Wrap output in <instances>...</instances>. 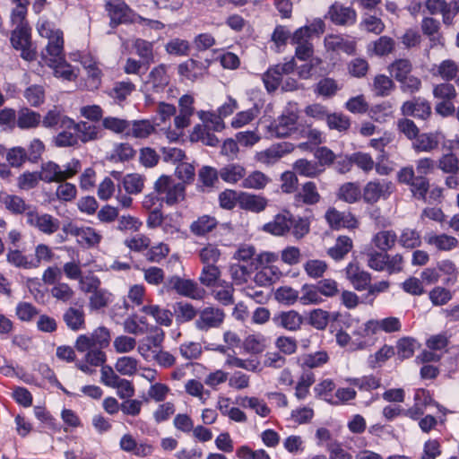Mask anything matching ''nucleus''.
<instances>
[{
  "instance_id": "f257e3e1",
  "label": "nucleus",
  "mask_w": 459,
  "mask_h": 459,
  "mask_svg": "<svg viewBox=\"0 0 459 459\" xmlns=\"http://www.w3.org/2000/svg\"><path fill=\"white\" fill-rule=\"evenodd\" d=\"M38 31L42 38L48 39V44L41 52L42 59L54 69L56 77L74 81L77 75L73 66L65 62L63 31L49 21L39 22Z\"/></svg>"
},
{
  "instance_id": "f03ea898",
  "label": "nucleus",
  "mask_w": 459,
  "mask_h": 459,
  "mask_svg": "<svg viewBox=\"0 0 459 459\" xmlns=\"http://www.w3.org/2000/svg\"><path fill=\"white\" fill-rule=\"evenodd\" d=\"M64 169L54 161H47L41 164L39 171L41 181L45 183L64 182L74 178L82 169V163L78 159H72L64 166Z\"/></svg>"
},
{
  "instance_id": "7ed1b4c3",
  "label": "nucleus",
  "mask_w": 459,
  "mask_h": 459,
  "mask_svg": "<svg viewBox=\"0 0 459 459\" xmlns=\"http://www.w3.org/2000/svg\"><path fill=\"white\" fill-rule=\"evenodd\" d=\"M154 191L168 206H174L186 198V186L169 176L162 175L154 183Z\"/></svg>"
},
{
  "instance_id": "20e7f679",
  "label": "nucleus",
  "mask_w": 459,
  "mask_h": 459,
  "mask_svg": "<svg viewBox=\"0 0 459 459\" xmlns=\"http://www.w3.org/2000/svg\"><path fill=\"white\" fill-rule=\"evenodd\" d=\"M397 180L410 186V191L417 200H425L429 189V180L425 176L415 175L412 166L402 168L397 173Z\"/></svg>"
},
{
  "instance_id": "39448f33",
  "label": "nucleus",
  "mask_w": 459,
  "mask_h": 459,
  "mask_svg": "<svg viewBox=\"0 0 459 459\" xmlns=\"http://www.w3.org/2000/svg\"><path fill=\"white\" fill-rule=\"evenodd\" d=\"M164 289L167 291H175L182 297L196 300L203 299L205 293V290L195 281L178 275L169 277L164 283Z\"/></svg>"
},
{
  "instance_id": "423d86ee",
  "label": "nucleus",
  "mask_w": 459,
  "mask_h": 459,
  "mask_svg": "<svg viewBox=\"0 0 459 459\" xmlns=\"http://www.w3.org/2000/svg\"><path fill=\"white\" fill-rule=\"evenodd\" d=\"M394 186L387 179L375 178L368 181L362 189V200L365 204L374 205L379 200H387L394 193Z\"/></svg>"
},
{
  "instance_id": "0eeeda50",
  "label": "nucleus",
  "mask_w": 459,
  "mask_h": 459,
  "mask_svg": "<svg viewBox=\"0 0 459 459\" xmlns=\"http://www.w3.org/2000/svg\"><path fill=\"white\" fill-rule=\"evenodd\" d=\"M11 44L13 48L21 52V57L26 61L36 60L38 53L31 42V29H13L11 33Z\"/></svg>"
},
{
  "instance_id": "6e6552de",
  "label": "nucleus",
  "mask_w": 459,
  "mask_h": 459,
  "mask_svg": "<svg viewBox=\"0 0 459 459\" xmlns=\"http://www.w3.org/2000/svg\"><path fill=\"white\" fill-rule=\"evenodd\" d=\"M109 342V330L104 326H100L95 329L90 335H79L75 342V348L78 351L84 352L91 348H106L108 346Z\"/></svg>"
},
{
  "instance_id": "1a4fd4ad",
  "label": "nucleus",
  "mask_w": 459,
  "mask_h": 459,
  "mask_svg": "<svg viewBox=\"0 0 459 459\" xmlns=\"http://www.w3.org/2000/svg\"><path fill=\"white\" fill-rule=\"evenodd\" d=\"M26 222L46 235H52L60 229V221L57 218L48 213H39L36 208L27 212Z\"/></svg>"
},
{
  "instance_id": "9d476101",
  "label": "nucleus",
  "mask_w": 459,
  "mask_h": 459,
  "mask_svg": "<svg viewBox=\"0 0 459 459\" xmlns=\"http://www.w3.org/2000/svg\"><path fill=\"white\" fill-rule=\"evenodd\" d=\"M225 319L224 311L216 307H206L203 308L195 320V326L201 331H208L212 328L220 327Z\"/></svg>"
},
{
  "instance_id": "9b49d317",
  "label": "nucleus",
  "mask_w": 459,
  "mask_h": 459,
  "mask_svg": "<svg viewBox=\"0 0 459 459\" xmlns=\"http://www.w3.org/2000/svg\"><path fill=\"white\" fill-rule=\"evenodd\" d=\"M298 115L293 112H287L273 120L268 126L271 136L282 138L290 135L296 130Z\"/></svg>"
},
{
  "instance_id": "f8f14e48",
  "label": "nucleus",
  "mask_w": 459,
  "mask_h": 459,
  "mask_svg": "<svg viewBox=\"0 0 459 459\" xmlns=\"http://www.w3.org/2000/svg\"><path fill=\"white\" fill-rule=\"evenodd\" d=\"M325 219L332 230H353L359 227V221L351 212H340L334 207H330L326 211Z\"/></svg>"
},
{
  "instance_id": "ddd939ff",
  "label": "nucleus",
  "mask_w": 459,
  "mask_h": 459,
  "mask_svg": "<svg viewBox=\"0 0 459 459\" xmlns=\"http://www.w3.org/2000/svg\"><path fill=\"white\" fill-rule=\"evenodd\" d=\"M119 447L124 452L142 458L152 455L154 451L153 446L147 440L137 442L134 437L130 433L124 434L121 437Z\"/></svg>"
},
{
  "instance_id": "4468645a",
  "label": "nucleus",
  "mask_w": 459,
  "mask_h": 459,
  "mask_svg": "<svg viewBox=\"0 0 459 459\" xmlns=\"http://www.w3.org/2000/svg\"><path fill=\"white\" fill-rule=\"evenodd\" d=\"M293 150L294 146L292 143L281 142L273 144L269 148L257 152L255 159L260 163L273 165L286 154L290 153Z\"/></svg>"
},
{
  "instance_id": "2eb2a0df",
  "label": "nucleus",
  "mask_w": 459,
  "mask_h": 459,
  "mask_svg": "<svg viewBox=\"0 0 459 459\" xmlns=\"http://www.w3.org/2000/svg\"><path fill=\"white\" fill-rule=\"evenodd\" d=\"M327 14L330 21L338 26H351L357 21L356 10L338 2L329 7Z\"/></svg>"
},
{
  "instance_id": "dca6fc26",
  "label": "nucleus",
  "mask_w": 459,
  "mask_h": 459,
  "mask_svg": "<svg viewBox=\"0 0 459 459\" xmlns=\"http://www.w3.org/2000/svg\"><path fill=\"white\" fill-rule=\"evenodd\" d=\"M105 10L110 18V25L117 27L130 21L132 9L124 0H108L105 4Z\"/></svg>"
},
{
  "instance_id": "f3484780",
  "label": "nucleus",
  "mask_w": 459,
  "mask_h": 459,
  "mask_svg": "<svg viewBox=\"0 0 459 459\" xmlns=\"http://www.w3.org/2000/svg\"><path fill=\"white\" fill-rule=\"evenodd\" d=\"M346 279L358 291L366 290L372 281L371 273L360 268L358 263L351 262L345 268Z\"/></svg>"
},
{
  "instance_id": "a211bd4d",
  "label": "nucleus",
  "mask_w": 459,
  "mask_h": 459,
  "mask_svg": "<svg viewBox=\"0 0 459 459\" xmlns=\"http://www.w3.org/2000/svg\"><path fill=\"white\" fill-rule=\"evenodd\" d=\"M66 123L69 124L68 129H73V131L76 133L78 143L82 142L86 143L102 137L101 130L95 125H91L85 121L76 123L74 119L66 120Z\"/></svg>"
},
{
  "instance_id": "6ab92c4d",
  "label": "nucleus",
  "mask_w": 459,
  "mask_h": 459,
  "mask_svg": "<svg viewBox=\"0 0 459 459\" xmlns=\"http://www.w3.org/2000/svg\"><path fill=\"white\" fill-rule=\"evenodd\" d=\"M321 200L316 183L307 181L301 186V188L294 195L293 205L302 207L303 205H315Z\"/></svg>"
},
{
  "instance_id": "aec40b11",
  "label": "nucleus",
  "mask_w": 459,
  "mask_h": 459,
  "mask_svg": "<svg viewBox=\"0 0 459 459\" xmlns=\"http://www.w3.org/2000/svg\"><path fill=\"white\" fill-rule=\"evenodd\" d=\"M401 111L403 116L426 120L431 115V106L429 101L419 98L403 102Z\"/></svg>"
},
{
  "instance_id": "412c9836",
  "label": "nucleus",
  "mask_w": 459,
  "mask_h": 459,
  "mask_svg": "<svg viewBox=\"0 0 459 459\" xmlns=\"http://www.w3.org/2000/svg\"><path fill=\"white\" fill-rule=\"evenodd\" d=\"M290 229L291 213L289 211L276 214L272 221L263 226L264 232L273 236H284L290 231Z\"/></svg>"
},
{
  "instance_id": "4be33fe9",
  "label": "nucleus",
  "mask_w": 459,
  "mask_h": 459,
  "mask_svg": "<svg viewBox=\"0 0 459 459\" xmlns=\"http://www.w3.org/2000/svg\"><path fill=\"white\" fill-rule=\"evenodd\" d=\"M70 234L77 238V242L84 247H94L98 246L102 236L94 228L71 226Z\"/></svg>"
},
{
  "instance_id": "5701e85b",
  "label": "nucleus",
  "mask_w": 459,
  "mask_h": 459,
  "mask_svg": "<svg viewBox=\"0 0 459 459\" xmlns=\"http://www.w3.org/2000/svg\"><path fill=\"white\" fill-rule=\"evenodd\" d=\"M135 91L136 85L127 78L126 80L115 82L112 87L106 91V93L115 101V103L121 105Z\"/></svg>"
},
{
  "instance_id": "b1692460",
  "label": "nucleus",
  "mask_w": 459,
  "mask_h": 459,
  "mask_svg": "<svg viewBox=\"0 0 459 459\" xmlns=\"http://www.w3.org/2000/svg\"><path fill=\"white\" fill-rule=\"evenodd\" d=\"M211 62H200L193 58L186 60L178 66V73L188 80L195 81L207 73Z\"/></svg>"
},
{
  "instance_id": "393cba45",
  "label": "nucleus",
  "mask_w": 459,
  "mask_h": 459,
  "mask_svg": "<svg viewBox=\"0 0 459 459\" xmlns=\"http://www.w3.org/2000/svg\"><path fill=\"white\" fill-rule=\"evenodd\" d=\"M16 116V127L21 130L35 129L41 123L40 114L28 107L20 108Z\"/></svg>"
},
{
  "instance_id": "a878e982",
  "label": "nucleus",
  "mask_w": 459,
  "mask_h": 459,
  "mask_svg": "<svg viewBox=\"0 0 459 459\" xmlns=\"http://www.w3.org/2000/svg\"><path fill=\"white\" fill-rule=\"evenodd\" d=\"M235 289L231 282L225 280L220 281L214 287H212V296L222 306H230L235 302Z\"/></svg>"
},
{
  "instance_id": "bb28decb",
  "label": "nucleus",
  "mask_w": 459,
  "mask_h": 459,
  "mask_svg": "<svg viewBox=\"0 0 459 459\" xmlns=\"http://www.w3.org/2000/svg\"><path fill=\"white\" fill-rule=\"evenodd\" d=\"M63 320L67 328L74 332L85 329V313L82 306L68 307L63 314Z\"/></svg>"
},
{
  "instance_id": "cd10ccee",
  "label": "nucleus",
  "mask_w": 459,
  "mask_h": 459,
  "mask_svg": "<svg viewBox=\"0 0 459 459\" xmlns=\"http://www.w3.org/2000/svg\"><path fill=\"white\" fill-rule=\"evenodd\" d=\"M369 88L375 96L384 98L391 95L396 86L391 75L387 76L379 74L374 76L372 82L369 84Z\"/></svg>"
},
{
  "instance_id": "c85d7f7f",
  "label": "nucleus",
  "mask_w": 459,
  "mask_h": 459,
  "mask_svg": "<svg viewBox=\"0 0 459 459\" xmlns=\"http://www.w3.org/2000/svg\"><path fill=\"white\" fill-rule=\"evenodd\" d=\"M439 145V139L435 133L418 134L413 139L411 146L417 153L431 152Z\"/></svg>"
},
{
  "instance_id": "c756f323",
  "label": "nucleus",
  "mask_w": 459,
  "mask_h": 459,
  "mask_svg": "<svg viewBox=\"0 0 459 459\" xmlns=\"http://www.w3.org/2000/svg\"><path fill=\"white\" fill-rule=\"evenodd\" d=\"M276 325L288 331L295 332L300 329L303 324V317L295 310L281 312L273 317Z\"/></svg>"
},
{
  "instance_id": "7c9ffc66",
  "label": "nucleus",
  "mask_w": 459,
  "mask_h": 459,
  "mask_svg": "<svg viewBox=\"0 0 459 459\" xmlns=\"http://www.w3.org/2000/svg\"><path fill=\"white\" fill-rule=\"evenodd\" d=\"M147 82L152 85L155 92L162 91L169 83L168 66L160 64L153 67L149 73Z\"/></svg>"
},
{
  "instance_id": "2f4dec72",
  "label": "nucleus",
  "mask_w": 459,
  "mask_h": 459,
  "mask_svg": "<svg viewBox=\"0 0 459 459\" xmlns=\"http://www.w3.org/2000/svg\"><path fill=\"white\" fill-rule=\"evenodd\" d=\"M238 202L242 209L253 212H260L264 211L268 204L265 197L248 193H241L238 196Z\"/></svg>"
},
{
  "instance_id": "473e14b6",
  "label": "nucleus",
  "mask_w": 459,
  "mask_h": 459,
  "mask_svg": "<svg viewBox=\"0 0 459 459\" xmlns=\"http://www.w3.org/2000/svg\"><path fill=\"white\" fill-rule=\"evenodd\" d=\"M325 47L328 51H342L353 55L356 51V42L348 40L339 35H328L325 38Z\"/></svg>"
},
{
  "instance_id": "72a5a7b5",
  "label": "nucleus",
  "mask_w": 459,
  "mask_h": 459,
  "mask_svg": "<svg viewBox=\"0 0 459 459\" xmlns=\"http://www.w3.org/2000/svg\"><path fill=\"white\" fill-rule=\"evenodd\" d=\"M329 355L325 351L303 354L299 358V364L302 369H314L322 368L329 361Z\"/></svg>"
},
{
  "instance_id": "f704fd0d",
  "label": "nucleus",
  "mask_w": 459,
  "mask_h": 459,
  "mask_svg": "<svg viewBox=\"0 0 459 459\" xmlns=\"http://www.w3.org/2000/svg\"><path fill=\"white\" fill-rule=\"evenodd\" d=\"M218 226L215 217L202 215L194 221L190 225V231L196 237H204Z\"/></svg>"
},
{
  "instance_id": "c9c22d12",
  "label": "nucleus",
  "mask_w": 459,
  "mask_h": 459,
  "mask_svg": "<svg viewBox=\"0 0 459 459\" xmlns=\"http://www.w3.org/2000/svg\"><path fill=\"white\" fill-rule=\"evenodd\" d=\"M398 235L393 230H383L377 232L372 238V243L380 251L388 252L397 242Z\"/></svg>"
},
{
  "instance_id": "e433bc0d",
  "label": "nucleus",
  "mask_w": 459,
  "mask_h": 459,
  "mask_svg": "<svg viewBox=\"0 0 459 459\" xmlns=\"http://www.w3.org/2000/svg\"><path fill=\"white\" fill-rule=\"evenodd\" d=\"M1 203L7 211L14 215L26 214L28 211H32L30 205L27 204L22 197L16 195L4 194L1 197Z\"/></svg>"
},
{
  "instance_id": "4c0bfd02",
  "label": "nucleus",
  "mask_w": 459,
  "mask_h": 459,
  "mask_svg": "<svg viewBox=\"0 0 459 459\" xmlns=\"http://www.w3.org/2000/svg\"><path fill=\"white\" fill-rule=\"evenodd\" d=\"M425 240L428 245L435 247L438 251H451L459 244L456 238L445 233L429 235Z\"/></svg>"
},
{
  "instance_id": "58836bf2",
  "label": "nucleus",
  "mask_w": 459,
  "mask_h": 459,
  "mask_svg": "<svg viewBox=\"0 0 459 459\" xmlns=\"http://www.w3.org/2000/svg\"><path fill=\"white\" fill-rule=\"evenodd\" d=\"M155 131V126L150 120H134L130 122V126L126 134L137 139H145L152 135Z\"/></svg>"
},
{
  "instance_id": "ea45409f",
  "label": "nucleus",
  "mask_w": 459,
  "mask_h": 459,
  "mask_svg": "<svg viewBox=\"0 0 459 459\" xmlns=\"http://www.w3.org/2000/svg\"><path fill=\"white\" fill-rule=\"evenodd\" d=\"M141 311L154 318L160 325L169 326L172 324V313L159 305L148 304L142 307Z\"/></svg>"
},
{
  "instance_id": "a19ab883",
  "label": "nucleus",
  "mask_w": 459,
  "mask_h": 459,
  "mask_svg": "<svg viewBox=\"0 0 459 459\" xmlns=\"http://www.w3.org/2000/svg\"><path fill=\"white\" fill-rule=\"evenodd\" d=\"M398 244L405 249H414L421 246V235L416 229L403 228L397 239Z\"/></svg>"
},
{
  "instance_id": "79ce46f5",
  "label": "nucleus",
  "mask_w": 459,
  "mask_h": 459,
  "mask_svg": "<svg viewBox=\"0 0 459 459\" xmlns=\"http://www.w3.org/2000/svg\"><path fill=\"white\" fill-rule=\"evenodd\" d=\"M225 366L230 368H242L250 372L260 370V361L255 358L241 359L235 355L229 354L225 360Z\"/></svg>"
},
{
  "instance_id": "37998d69",
  "label": "nucleus",
  "mask_w": 459,
  "mask_h": 459,
  "mask_svg": "<svg viewBox=\"0 0 459 459\" xmlns=\"http://www.w3.org/2000/svg\"><path fill=\"white\" fill-rule=\"evenodd\" d=\"M352 239L348 236H340L333 247L327 250V254L333 260L339 261L345 257V255L352 249Z\"/></svg>"
},
{
  "instance_id": "c03bdc74",
  "label": "nucleus",
  "mask_w": 459,
  "mask_h": 459,
  "mask_svg": "<svg viewBox=\"0 0 459 459\" xmlns=\"http://www.w3.org/2000/svg\"><path fill=\"white\" fill-rule=\"evenodd\" d=\"M387 70L391 77L399 82L411 73L412 64L407 58H398L388 65Z\"/></svg>"
},
{
  "instance_id": "a18cd8bd",
  "label": "nucleus",
  "mask_w": 459,
  "mask_h": 459,
  "mask_svg": "<svg viewBox=\"0 0 459 459\" xmlns=\"http://www.w3.org/2000/svg\"><path fill=\"white\" fill-rule=\"evenodd\" d=\"M135 54L147 66L154 63L153 43L143 39H136L133 43Z\"/></svg>"
},
{
  "instance_id": "49530a36",
  "label": "nucleus",
  "mask_w": 459,
  "mask_h": 459,
  "mask_svg": "<svg viewBox=\"0 0 459 459\" xmlns=\"http://www.w3.org/2000/svg\"><path fill=\"white\" fill-rule=\"evenodd\" d=\"M221 178L230 184H235L244 179L246 169L239 164H228L219 171Z\"/></svg>"
},
{
  "instance_id": "de8ad7c7",
  "label": "nucleus",
  "mask_w": 459,
  "mask_h": 459,
  "mask_svg": "<svg viewBox=\"0 0 459 459\" xmlns=\"http://www.w3.org/2000/svg\"><path fill=\"white\" fill-rule=\"evenodd\" d=\"M270 182L271 178L267 175L259 170H255L247 177H244V179L241 182V186L243 188L261 190L264 189Z\"/></svg>"
},
{
  "instance_id": "09e8293b",
  "label": "nucleus",
  "mask_w": 459,
  "mask_h": 459,
  "mask_svg": "<svg viewBox=\"0 0 459 459\" xmlns=\"http://www.w3.org/2000/svg\"><path fill=\"white\" fill-rule=\"evenodd\" d=\"M6 261L14 267L22 269H33L31 258L24 255V253L16 248L8 247L6 253Z\"/></svg>"
},
{
  "instance_id": "8fccbe9b",
  "label": "nucleus",
  "mask_w": 459,
  "mask_h": 459,
  "mask_svg": "<svg viewBox=\"0 0 459 459\" xmlns=\"http://www.w3.org/2000/svg\"><path fill=\"white\" fill-rule=\"evenodd\" d=\"M338 197L348 204H355L362 199V190L357 183L347 182L341 186Z\"/></svg>"
},
{
  "instance_id": "3c124183",
  "label": "nucleus",
  "mask_w": 459,
  "mask_h": 459,
  "mask_svg": "<svg viewBox=\"0 0 459 459\" xmlns=\"http://www.w3.org/2000/svg\"><path fill=\"white\" fill-rule=\"evenodd\" d=\"M293 169L298 174L307 178H316L324 171V168H320L317 162L306 159L296 160Z\"/></svg>"
},
{
  "instance_id": "603ef678",
  "label": "nucleus",
  "mask_w": 459,
  "mask_h": 459,
  "mask_svg": "<svg viewBox=\"0 0 459 459\" xmlns=\"http://www.w3.org/2000/svg\"><path fill=\"white\" fill-rule=\"evenodd\" d=\"M340 90L341 86L336 80L325 77L315 85L314 92L325 99H329L333 97Z\"/></svg>"
},
{
  "instance_id": "864d4df0",
  "label": "nucleus",
  "mask_w": 459,
  "mask_h": 459,
  "mask_svg": "<svg viewBox=\"0 0 459 459\" xmlns=\"http://www.w3.org/2000/svg\"><path fill=\"white\" fill-rule=\"evenodd\" d=\"M221 272L217 264L204 265L198 278L201 284L207 288L214 287L220 281Z\"/></svg>"
},
{
  "instance_id": "5fc2aeb1",
  "label": "nucleus",
  "mask_w": 459,
  "mask_h": 459,
  "mask_svg": "<svg viewBox=\"0 0 459 459\" xmlns=\"http://www.w3.org/2000/svg\"><path fill=\"white\" fill-rule=\"evenodd\" d=\"M197 116L210 130L221 132L225 128L223 118L216 111L199 110Z\"/></svg>"
},
{
  "instance_id": "6e6d98bb",
  "label": "nucleus",
  "mask_w": 459,
  "mask_h": 459,
  "mask_svg": "<svg viewBox=\"0 0 459 459\" xmlns=\"http://www.w3.org/2000/svg\"><path fill=\"white\" fill-rule=\"evenodd\" d=\"M66 120H72V118L64 115L56 107H54V108L48 111L41 121L43 126L47 128H52L60 125L62 128L68 129L69 124L66 123Z\"/></svg>"
},
{
  "instance_id": "4d7b16f0",
  "label": "nucleus",
  "mask_w": 459,
  "mask_h": 459,
  "mask_svg": "<svg viewBox=\"0 0 459 459\" xmlns=\"http://www.w3.org/2000/svg\"><path fill=\"white\" fill-rule=\"evenodd\" d=\"M145 178L140 174L126 175L122 179V186L128 195H138L144 188Z\"/></svg>"
},
{
  "instance_id": "13d9d810",
  "label": "nucleus",
  "mask_w": 459,
  "mask_h": 459,
  "mask_svg": "<svg viewBox=\"0 0 459 459\" xmlns=\"http://www.w3.org/2000/svg\"><path fill=\"white\" fill-rule=\"evenodd\" d=\"M437 168L448 175H457L459 173V159L453 153L443 154L437 161Z\"/></svg>"
},
{
  "instance_id": "bf43d9fd",
  "label": "nucleus",
  "mask_w": 459,
  "mask_h": 459,
  "mask_svg": "<svg viewBox=\"0 0 459 459\" xmlns=\"http://www.w3.org/2000/svg\"><path fill=\"white\" fill-rule=\"evenodd\" d=\"M240 405L255 411L257 415L263 418L269 416L271 413V409L267 406L266 403L258 397L245 396L241 398Z\"/></svg>"
},
{
  "instance_id": "052dcab7",
  "label": "nucleus",
  "mask_w": 459,
  "mask_h": 459,
  "mask_svg": "<svg viewBox=\"0 0 459 459\" xmlns=\"http://www.w3.org/2000/svg\"><path fill=\"white\" fill-rule=\"evenodd\" d=\"M221 256V251L216 244L207 243L198 251V257L204 265L216 264Z\"/></svg>"
},
{
  "instance_id": "680f3d73",
  "label": "nucleus",
  "mask_w": 459,
  "mask_h": 459,
  "mask_svg": "<svg viewBox=\"0 0 459 459\" xmlns=\"http://www.w3.org/2000/svg\"><path fill=\"white\" fill-rule=\"evenodd\" d=\"M220 176L216 169L209 166L203 167L198 173V180L201 183L203 191H206L215 186Z\"/></svg>"
},
{
  "instance_id": "e2e57ef3",
  "label": "nucleus",
  "mask_w": 459,
  "mask_h": 459,
  "mask_svg": "<svg viewBox=\"0 0 459 459\" xmlns=\"http://www.w3.org/2000/svg\"><path fill=\"white\" fill-rule=\"evenodd\" d=\"M348 382L360 391L371 392L380 387L381 379L374 375L348 379Z\"/></svg>"
},
{
  "instance_id": "0e129e2a",
  "label": "nucleus",
  "mask_w": 459,
  "mask_h": 459,
  "mask_svg": "<svg viewBox=\"0 0 459 459\" xmlns=\"http://www.w3.org/2000/svg\"><path fill=\"white\" fill-rule=\"evenodd\" d=\"M336 385L332 379H324L320 381L315 387L314 392L316 396L324 399L331 404H335L334 395L333 392L335 390Z\"/></svg>"
},
{
  "instance_id": "69168bd1",
  "label": "nucleus",
  "mask_w": 459,
  "mask_h": 459,
  "mask_svg": "<svg viewBox=\"0 0 459 459\" xmlns=\"http://www.w3.org/2000/svg\"><path fill=\"white\" fill-rule=\"evenodd\" d=\"M50 294L56 300L68 303L74 299L75 292L68 283L58 281L50 290Z\"/></svg>"
},
{
  "instance_id": "338daca9",
  "label": "nucleus",
  "mask_w": 459,
  "mask_h": 459,
  "mask_svg": "<svg viewBox=\"0 0 459 459\" xmlns=\"http://www.w3.org/2000/svg\"><path fill=\"white\" fill-rule=\"evenodd\" d=\"M416 341L410 337H403L396 342V351L398 359L401 360L409 359L413 356L415 351Z\"/></svg>"
},
{
  "instance_id": "774afa93",
  "label": "nucleus",
  "mask_w": 459,
  "mask_h": 459,
  "mask_svg": "<svg viewBox=\"0 0 459 459\" xmlns=\"http://www.w3.org/2000/svg\"><path fill=\"white\" fill-rule=\"evenodd\" d=\"M115 368L123 376H134L138 368V360L129 356L121 357L117 360Z\"/></svg>"
}]
</instances>
